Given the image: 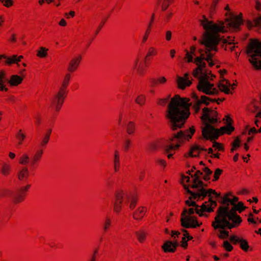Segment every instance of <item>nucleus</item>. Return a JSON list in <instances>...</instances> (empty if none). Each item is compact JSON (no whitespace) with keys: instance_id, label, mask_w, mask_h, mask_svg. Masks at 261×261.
<instances>
[{"instance_id":"nucleus-1","label":"nucleus","mask_w":261,"mask_h":261,"mask_svg":"<svg viewBox=\"0 0 261 261\" xmlns=\"http://www.w3.org/2000/svg\"><path fill=\"white\" fill-rule=\"evenodd\" d=\"M202 17L203 19L199 20V21L205 32L198 42L204 45V49H200V57H197L194 61L198 67L193 71V75L198 78L197 88L199 91L207 95H214L218 93V90L208 81L213 80V77L215 76L211 74L208 71L203 70L206 65L203 60L206 61L211 67L214 65L212 59L214 56L212 51H216L220 41L218 33H224L226 32V29L222 21H220L218 23H214L209 21L205 16L203 15Z\"/></svg>"},{"instance_id":"nucleus-2","label":"nucleus","mask_w":261,"mask_h":261,"mask_svg":"<svg viewBox=\"0 0 261 261\" xmlns=\"http://www.w3.org/2000/svg\"><path fill=\"white\" fill-rule=\"evenodd\" d=\"M189 107V100L186 98L176 95L171 98L165 117L169 127L173 132L169 139L162 143V147L166 152L178 149L180 143L189 140L194 134L193 127L181 129L190 115Z\"/></svg>"},{"instance_id":"nucleus-3","label":"nucleus","mask_w":261,"mask_h":261,"mask_svg":"<svg viewBox=\"0 0 261 261\" xmlns=\"http://www.w3.org/2000/svg\"><path fill=\"white\" fill-rule=\"evenodd\" d=\"M183 186L186 192L191 195L190 199L198 200L201 198L203 199L206 196L209 197L208 202H205L202 204L203 211L207 212H213L214 207L217 205L216 202L213 200L212 194L215 196L220 203L226 205L225 206L222 205L218 208L215 221L212 222V225L219 239H226L228 237V193H226L222 197L220 194L217 193L212 189L205 190L204 187H206V185L204 184L203 186L196 188L194 191H191L186 185L183 184Z\"/></svg>"},{"instance_id":"nucleus-4","label":"nucleus","mask_w":261,"mask_h":261,"mask_svg":"<svg viewBox=\"0 0 261 261\" xmlns=\"http://www.w3.org/2000/svg\"><path fill=\"white\" fill-rule=\"evenodd\" d=\"M201 120L204 126L202 128V133L204 139L213 141V147L219 150H221L222 146L220 144L215 141L218 137L224 133L228 134V115L225 116V125L218 129L213 124L217 123V112L211 110L207 108L202 109Z\"/></svg>"},{"instance_id":"nucleus-5","label":"nucleus","mask_w":261,"mask_h":261,"mask_svg":"<svg viewBox=\"0 0 261 261\" xmlns=\"http://www.w3.org/2000/svg\"><path fill=\"white\" fill-rule=\"evenodd\" d=\"M192 199L189 198V200H187L186 201V203L189 206H193L195 207L194 208H190L189 209V211L186 208H185L181 214V224L182 227L188 228L190 227H196L199 226L200 224L196 220H195L192 217L187 216H186V214L188 213L189 215H192L196 212L197 214H198L200 216H204L203 214V212H205V211H203L202 209V206H201V209H199V206L196 203L195 201H191Z\"/></svg>"},{"instance_id":"nucleus-6","label":"nucleus","mask_w":261,"mask_h":261,"mask_svg":"<svg viewBox=\"0 0 261 261\" xmlns=\"http://www.w3.org/2000/svg\"><path fill=\"white\" fill-rule=\"evenodd\" d=\"M246 53L249 61L256 70H261V41L257 39L250 40Z\"/></svg>"},{"instance_id":"nucleus-7","label":"nucleus","mask_w":261,"mask_h":261,"mask_svg":"<svg viewBox=\"0 0 261 261\" xmlns=\"http://www.w3.org/2000/svg\"><path fill=\"white\" fill-rule=\"evenodd\" d=\"M70 74H66L61 87L58 93L55 94L50 99L51 106L55 108L56 111H59L64 102L65 89L68 85L70 80Z\"/></svg>"},{"instance_id":"nucleus-8","label":"nucleus","mask_w":261,"mask_h":261,"mask_svg":"<svg viewBox=\"0 0 261 261\" xmlns=\"http://www.w3.org/2000/svg\"><path fill=\"white\" fill-rule=\"evenodd\" d=\"M23 80V77L18 75H12L10 80L6 76L4 71H0V90L6 91L8 89L5 87V83H8L12 86H16L20 84Z\"/></svg>"},{"instance_id":"nucleus-9","label":"nucleus","mask_w":261,"mask_h":261,"mask_svg":"<svg viewBox=\"0 0 261 261\" xmlns=\"http://www.w3.org/2000/svg\"><path fill=\"white\" fill-rule=\"evenodd\" d=\"M30 186L28 185L25 187L21 188L16 191H12L7 189L0 191V197L8 196L12 198L14 203H18L23 200V192L27 191Z\"/></svg>"},{"instance_id":"nucleus-10","label":"nucleus","mask_w":261,"mask_h":261,"mask_svg":"<svg viewBox=\"0 0 261 261\" xmlns=\"http://www.w3.org/2000/svg\"><path fill=\"white\" fill-rule=\"evenodd\" d=\"M242 13L238 15H235L229 10V33L237 32L241 30V26L243 24Z\"/></svg>"},{"instance_id":"nucleus-11","label":"nucleus","mask_w":261,"mask_h":261,"mask_svg":"<svg viewBox=\"0 0 261 261\" xmlns=\"http://www.w3.org/2000/svg\"><path fill=\"white\" fill-rule=\"evenodd\" d=\"M192 98L195 103V108L196 111L198 112L200 110V106L203 103L207 105L210 101H215V99H212L208 98L205 96H201V98H199V97L195 93H193Z\"/></svg>"},{"instance_id":"nucleus-12","label":"nucleus","mask_w":261,"mask_h":261,"mask_svg":"<svg viewBox=\"0 0 261 261\" xmlns=\"http://www.w3.org/2000/svg\"><path fill=\"white\" fill-rule=\"evenodd\" d=\"M219 72L221 79L219 81L218 88L220 91L224 92L226 94H228V81H226L223 77L224 74L227 73V70L225 69L223 70L220 69Z\"/></svg>"},{"instance_id":"nucleus-13","label":"nucleus","mask_w":261,"mask_h":261,"mask_svg":"<svg viewBox=\"0 0 261 261\" xmlns=\"http://www.w3.org/2000/svg\"><path fill=\"white\" fill-rule=\"evenodd\" d=\"M242 222L241 217L237 214H232L229 211V229L237 227Z\"/></svg>"},{"instance_id":"nucleus-14","label":"nucleus","mask_w":261,"mask_h":261,"mask_svg":"<svg viewBox=\"0 0 261 261\" xmlns=\"http://www.w3.org/2000/svg\"><path fill=\"white\" fill-rule=\"evenodd\" d=\"M203 175V173L200 170L196 171L194 175H191L192 177H194L193 179V184L191 188L195 189L199 187L203 186V182L200 179V176Z\"/></svg>"},{"instance_id":"nucleus-15","label":"nucleus","mask_w":261,"mask_h":261,"mask_svg":"<svg viewBox=\"0 0 261 261\" xmlns=\"http://www.w3.org/2000/svg\"><path fill=\"white\" fill-rule=\"evenodd\" d=\"M177 83L180 89H184L186 86H189L192 82L189 80V74L185 73L184 77L177 76Z\"/></svg>"},{"instance_id":"nucleus-16","label":"nucleus","mask_w":261,"mask_h":261,"mask_svg":"<svg viewBox=\"0 0 261 261\" xmlns=\"http://www.w3.org/2000/svg\"><path fill=\"white\" fill-rule=\"evenodd\" d=\"M178 246V243L177 241L173 242L171 241H167L162 246V248L165 252H174Z\"/></svg>"},{"instance_id":"nucleus-17","label":"nucleus","mask_w":261,"mask_h":261,"mask_svg":"<svg viewBox=\"0 0 261 261\" xmlns=\"http://www.w3.org/2000/svg\"><path fill=\"white\" fill-rule=\"evenodd\" d=\"M124 195L122 191L118 192L115 194L116 200L114 203V210L117 213H119L121 209V204L123 202Z\"/></svg>"},{"instance_id":"nucleus-18","label":"nucleus","mask_w":261,"mask_h":261,"mask_svg":"<svg viewBox=\"0 0 261 261\" xmlns=\"http://www.w3.org/2000/svg\"><path fill=\"white\" fill-rule=\"evenodd\" d=\"M229 205L231 206L229 211H230V213H232V214H237V212L239 213H241L246 208V207L244 206L243 202L242 201H239L236 204Z\"/></svg>"},{"instance_id":"nucleus-19","label":"nucleus","mask_w":261,"mask_h":261,"mask_svg":"<svg viewBox=\"0 0 261 261\" xmlns=\"http://www.w3.org/2000/svg\"><path fill=\"white\" fill-rule=\"evenodd\" d=\"M207 151V149L201 147L197 145L192 146L188 152V156L191 157H197L199 155V153L202 151Z\"/></svg>"},{"instance_id":"nucleus-20","label":"nucleus","mask_w":261,"mask_h":261,"mask_svg":"<svg viewBox=\"0 0 261 261\" xmlns=\"http://www.w3.org/2000/svg\"><path fill=\"white\" fill-rule=\"evenodd\" d=\"M81 59V56H79L75 58L72 59L69 63L68 70L71 72L74 71L78 67Z\"/></svg>"},{"instance_id":"nucleus-21","label":"nucleus","mask_w":261,"mask_h":261,"mask_svg":"<svg viewBox=\"0 0 261 261\" xmlns=\"http://www.w3.org/2000/svg\"><path fill=\"white\" fill-rule=\"evenodd\" d=\"M246 24L249 29H251L253 27L261 29V16L254 18L253 21L247 20Z\"/></svg>"},{"instance_id":"nucleus-22","label":"nucleus","mask_w":261,"mask_h":261,"mask_svg":"<svg viewBox=\"0 0 261 261\" xmlns=\"http://www.w3.org/2000/svg\"><path fill=\"white\" fill-rule=\"evenodd\" d=\"M43 152V150L40 149L38 150L34 154L32 159L31 160L30 166L31 167L33 168L36 163L41 159Z\"/></svg>"},{"instance_id":"nucleus-23","label":"nucleus","mask_w":261,"mask_h":261,"mask_svg":"<svg viewBox=\"0 0 261 261\" xmlns=\"http://www.w3.org/2000/svg\"><path fill=\"white\" fill-rule=\"evenodd\" d=\"M145 208L141 207L137 208L133 213V217L136 220H141L145 213Z\"/></svg>"},{"instance_id":"nucleus-24","label":"nucleus","mask_w":261,"mask_h":261,"mask_svg":"<svg viewBox=\"0 0 261 261\" xmlns=\"http://www.w3.org/2000/svg\"><path fill=\"white\" fill-rule=\"evenodd\" d=\"M22 58L23 56H22L17 57L16 55H13L7 59V60L5 61V64L10 65L13 63H18V62L20 61L21 59Z\"/></svg>"},{"instance_id":"nucleus-25","label":"nucleus","mask_w":261,"mask_h":261,"mask_svg":"<svg viewBox=\"0 0 261 261\" xmlns=\"http://www.w3.org/2000/svg\"><path fill=\"white\" fill-rule=\"evenodd\" d=\"M120 167V159L118 151L116 150L114 158V168L115 172H117Z\"/></svg>"},{"instance_id":"nucleus-26","label":"nucleus","mask_w":261,"mask_h":261,"mask_svg":"<svg viewBox=\"0 0 261 261\" xmlns=\"http://www.w3.org/2000/svg\"><path fill=\"white\" fill-rule=\"evenodd\" d=\"M29 175V170L27 167H23L18 173V177L19 180L26 179Z\"/></svg>"},{"instance_id":"nucleus-27","label":"nucleus","mask_w":261,"mask_h":261,"mask_svg":"<svg viewBox=\"0 0 261 261\" xmlns=\"http://www.w3.org/2000/svg\"><path fill=\"white\" fill-rule=\"evenodd\" d=\"M125 198L126 199V202L130 200V203L129 205V207L130 208V209H134L137 203V198L133 196H129L128 195H126L125 196Z\"/></svg>"},{"instance_id":"nucleus-28","label":"nucleus","mask_w":261,"mask_h":261,"mask_svg":"<svg viewBox=\"0 0 261 261\" xmlns=\"http://www.w3.org/2000/svg\"><path fill=\"white\" fill-rule=\"evenodd\" d=\"M182 231L184 232V237L182 238L181 240V246L185 248H186L188 246L187 241L186 239V238L188 239V240H190L192 239V237L189 236L188 231L185 229H182Z\"/></svg>"},{"instance_id":"nucleus-29","label":"nucleus","mask_w":261,"mask_h":261,"mask_svg":"<svg viewBox=\"0 0 261 261\" xmlns=\"http://www.w3.org/2000/svg\"><path fill=\"white\" fill-rule=\"evenodd\" d=\"M195 49L196 48L195 46H192L191 47V53L188 51L187 50H186V58H187L188 62H192L193 61V54H194Z\"/></svg>"},{"instance_id":"nucleus-30","label":"nucleus","mask_w":261,"mask_h":261,"mask_svg":"<svg viewBox=\"0 0 261 261\" xmlns=\"http://www.w3.org/2000/svg\"><path fill=\"white\" fill-rule=\"evenodd\" d=\"M30 161V158L28 154H23L19 159V163L23 165H27Z\"/></svg>"},{"instance_id":"nucleus-31","label":"nucleus","mask_w":261,"mask_h":261,"mask_svg":"<svg viewBox=\"0 0 261 261\" xmlns=\"http://www.w3.org/2000/svg\"><path fill=\"white\" fill-rule=\"evenodd\" d=\"M126 132L128 135H132L135 130V124L133 122H129L126 126Z\"/></svg>"},{"instance_id":"nucleus-32","label":"nucleus","mask_w":261,"mask_h":261,"mask_svg":"<svg viewBox=\"0 0 261 261\" xmlns=\"http://www.w3.org/2000/svg\"><path fill=\"white\" fill-rule=\"evenodd\" d=\"M51 133V129H49L45 133L44 137L42 139V141L41 142V145L44 146L48 143V142L49 140V138H50V135Z\"/></svg>"},{"instance_id":"nucleus-33","label":"nucleus","mask_w":261,"mask_h":261,"mask_svg":"<svg viewBox=\"0 0 261 261\" xmlns=\"http://www.w3.org/2000/svg\"><path fill=\"white\" fill-rule=\"evenodd\" d=\"M242 239V238H240L237 236H229V242L233 245H240Z\"/></svg>"},{"instance_id":"nucleus-34","label":"nucleus","mask_w":261,"mask_h":261,"mask_svg":"<svg viewBox=\"0 0 261 261\" xmlns=\"http://www.w3.org/2000/svg\"><path fill=\"white\" fill-rule=\"evenodd\" d=\"M132 145L131 140L127 138H125L123 142V148L124 151H127Z\"/></svg>"},{"instance_id":"nucleus-35","label":"nucleus","mask_w":261,"mask_h":261,"mask_svg":"<svg viewBox=\"0 0 261 261\" xmlns=\"http://www.w3.org/2000/svg\"><path fill=\"white\" fill-rule=\"evenodd\" d=\"M205 174L203 177V179L205 180H208L210 179V176L212 174V171L207 167H205L202 169Z\"/></svg>"},{"instance_id":"nucleus-36","label":"nucleus","mask_w":261,"mask_h":261,"mask_svg":"<svg viewBox=\"0 0 261 261\" xmlns=\"http://www.w3.org/2000/svg\"><path fill=\"white\" fill-rule=\"evenodd\" d=\"M154 14L153 13L152 14V16H151V17L150 21V22L148 24V29L146 30V33H145V36L143 37V42H145L147 40V39L148 35V34H149V32H150V28L151 27L152 22L153 21V20H154Z\"/></svg>"},{"instance_id":"nucleus-37","label":"nucleus","mask_w":261,"mask_h":261,"mask_svg":"<svg viewBox=\"0 0 261 261\" xmlns=\"http://www.w3.org/2000/svg\"><path fill=\"white\" fill-rule=\"evenodd\" d=\"M111 225V219L108 218L106 217L105 222L102 225V228L104 231V232H107L108 228Z\"/></svg>"},{"instance_id":"nucleus-38","label":"nucleus","mask_w":261,"mask_h":261,"mask_svg":"<svg viewBox=\"0 0 261 261\" xmlns=\"http://www.w3.org/2000/svg\"><path fill=\"white\" fill-rule=\"evenodd\" d=\"M239 245L240 248L245 251H247L249 247L247 241L243 239L242 240Z\"/></svg>"},{"instance_id":"nucleus-39","label":"nucleus","mask_w":261,"mask_h":261,"mask_svg":"<svg viewBox=\"0 0 261 261\" xmlns=\"http://www.w3.org/2000/svg\"><path fill=\"white\" fill-rule=\"evenodd\" d=\"M240 145V139L239 137H237L233 142L232 143V148L231 151L233 152L237 148L239 147Z\"/></svg>"},{"instance_id":"nucleus-40","label":"nucleus","mask_w":261,"mask_h":261,"mask_svg":"<svg viewBox=\"0 0 261 261\" xmlns=\"http://www.w3.org/2000/svg\"><path fill=\"white\" fill-rule=\"evenodd\" d=\"M10 166L8 165V164H4L2 166V169H1V172L5 175H7V174H9V172L10 170Z\"/></svg>"},{"instance_id":"nucleus-41","label":"nucleus","mask_w":261,"mask_h":261,"mask_svg":"<svg viewBox=\"0 0 261 261\" xmlns=\"http://www.w3.org/2000/svg\"><path fill=\"white\" fill-rule=\"evenodd\" d=\"M135 234L140 242H142L145 239L146 234L143 231H136Z\"/></svg>"},{"instance_id":"nucleus-42","label":"nucleus","mask_w":261,"mask_h":261,"mask_svg":"<svg viewBox=\"0 0 261 261\" xmlns=\"http://www.w3.org/2000/svg\"><path fill=\"white\" fill-rule=\"evenodd\" d=\"M145 96L144 95H139L136 99L135 101L140 105H143L145 102Z\"/></svg>"},{"instance_id":"nucleus-43","label":"nucleus","mask_w":261,"mask_h":261,"mask_svg":"<svg viewBox=\"0 0 261 261\" xmlns=\"http://www.w3.org/2000/svg\"><path fill=\"white\" fill-rule=\"evenodd\" d=\"M239 198L234 196L229 192V205L237 203L239 201Z\"/></svg>"},{"instance_id":"nucleus-44","label":"nucleus","mask_w":261,"mask_h":261,"mask_svg":"<svg viewBox=\"0 0 261 261\" xmlns=\"http://www.w3.org/2000/svg\"><path fill=\"white\" fill-rule=\"evenodd\" d=\"M47 50V49L44 47H40V50L38 51L37 56L41 58L45 57L47 55V53H46Z\"/></svg>"},{"instance_id":"nucleus-45","label":"nucleus","mask_w":261,"mask_h":261,"mask_svg":"<svg viewBox=\"0 0 261 261\" xmlns=\"http://www.w3.org/2000/svg\"><path fill=\"white\" fill-rule=\"evenodd\" d=\"M173 0H163L161 5L162 10L165 11L168 8L170 3L172 2Z\"/></svg>"},{"instance_id":"nucleus-46","label":"nucleus","mask_w":261,"mask_h":261,"mask_svg":"<svg viewBox=\"0 0 261 261\" xmlns=\"http://www.w3.org/2000/svg\"><path fill=\"white\" fill-rule=\"evenodd\" d=\"M233 84H230L229 83V95L232 94L233 93V90L236 88L237 86V82L236 81Z\"/></svg>"},{"instance_id":"nucleus-47","label":"nucleus","mask_w":261,"mask_h":261,"mask_svg":"<svg viewBox=\"0 0 261 261\" xmlns=\"http://www.w3.org/2000/svg\"><path fill=\"white\" fill-rule=\"evenodd\" d=\"M222 172V170L220 169H217L215 172L214 175V179L213 180L215 181L217 180L219 178V175L221 174Z\"/></svg>"},{"instance_id":"nucleus-48","label":"nucleus","mask_w":261,"mask_h":261,"mask_svg":"<svg viewBox=\"0 0 261 261\" xmlns=\"http://www.w3.org/2000/svg\"><path fill=\"white\" fill-rule=\"evenodd\" d=\"M21 130H19V133L16 135V137L19 140V145L21 144V142L25 138L24 135L21 134Z\"/></svg>"},{"instance_id":"nucleus-49","label":"nucleus","mask_w":261,"mask_h":261,"mask_svg":"<svg viewBox=\"0 0 261 261\" xmlns=\"http://www.w3.org/2000/svg\"><path fill=\"white\" fill-rule=\"evenodd\" d=\"M170 95H169L167 98H163V99H160L159 100V104L164 106L166 104V103L168 102L169 98H170Z\"/></svg>"},{"instance_id":"nucleus-50","label":"nucleus","mask_w":261,"mask_h":261,"mask_svg":"<svg viewBox=\"0 0 261 261\" xmlns=\"http://www.w3.org/2000/svg\"><path fill=\"white\" fill-rule=\"evenodd\" d=\"M232 41H233V39H232L231 37L229 36V50L230 49L231 51L233 50L236 47L235 43Z\"/></svg>"},{"instance_id":"nucleus-51","label":"nucleus","mask_w":261,"mask_h":261,"mask_svg":"<svg viewBox=\"0 0 261 261\" xmlns=\"http://www.w3.org/2000/svg\"><path fill=\"white\" fill-rule=\"evenodd\" d=\"M2 3H4V5L6 7H9L12 5V0H0Z\"/></svg>"},{"instance_id":"nucleus-52","label":"nucleus","mask_w":261,"mask_h":261,"mask_svg":"<svg viewBox=\"0 0 261 261\" xmlns=\"http://www.w3.org/2000/svg\"><path fill=\"white\" fill-rule=\"evenodd\" d=\"M172 37V32L170 31H166L165 33V38L167 41H170Z\"/></svg>"},{"instance_id":"nucleus-53","label":"nucleus","mask_w":261,"mask_h":261,"mask_svg":"<svg viewBox=\"0 0 261 261\" xmlns=\"http://www.w3.org/2000/svg\"><path fill=\"white\" fill-rule=\"evenodd\" d=\"M98 253V249L96 248L94 251L93 254L92 255L89 261H96V255Z\"/></svg>"},{"instance_id":"nucleus-54","label":"nucleus","mask_w":261,"mask_h":261,"mask_svg":"<svg viewBox=\"0 0 261 261\" xmlns=\"http://www.w3.org/2000/svg\"><path fill=\"white\" fill-rule=\"evenodd\" d=\"M232 120L229 116V134L234 130V127L232 125Z\"/></svg>"},{"instance_id":"nucleus-55","label":"nucleus","mask_w":261,"mask_h":261,"mask_svg":"<svg viewBox=\"0 0 261 261\" xmlns=\"http://www.w3.org/2000/svg\"><path fill=\"white\" fill-rule=\"evenodd\" d=\"M155 54V49L152 47H150L149 49V51H148L147 54V57L149 56H152Z\"/></svg>"},{"instance_id":"nucleus-56","label":"nucleus","mask_w":261,"mask_h":261,"mask_svg":"<svg viewBox=\"0 0 261 261\" xmlns=\"http://www.w3.org/2000/svg\"><path fill=\"white\" fill-rule=\"evenodd\" d=\"M249 218H248V221L249 222H250V223H253V224H256V222L254 221V220L251 218L252 216H253V215L252 213H250L249 215Z\"/></svg>"},{"instance_id":"nucleus-57","label":"nucleus","mask_w":261,"mask_h":261,"mask_svg":"<svg viewBox=\"0 0 261 261\" xmlns=\"http://www.w3.org/2000/svg\"><path fill=\"white\" fill-rule=\"evenodd\" d=\"M255 9L257 11L261 10V4L258 1H256Z\"/></svg>"},{"instance_id":"nucleus-58","label":"nucleus","mask_w":261,"mask_h":261,"mask_svg":"<svg viewBox=\"0 0 261 261\" xmlns=\"http://www.w3.org/2000/svg\"><path fill=\"white\" fill-rule=\"evenodd\" d=\"M172 13L171 12H167L165 15V19L166 21H168V20L169 19L170 17L172 16Z\"/></svg>"},{"instance_id":"nucleus-59","label":"nucleus","mask_w":261,"mask_h":261,"mask_svg":"<svg viewBox=\"0 0 261 261\" xmlns=\"http://www.w3.org/2000/svg\"><path fill=\"white\" fill-rule=\"evenodd\" d=\"M207 153L208 154H211V156H214L215 158H217V155L215 153H213V150L212 148H210L208 149V151H207Z\"/></svg>"},{"instance_id":"nucleus-60","label":"nucleus","mask_w":261,"mask_h":261,"mask_svg":"<svg viewBox=\"0 0 261 261\" xmlns=\"http://www.w3.org/2000/svg\"><path fill=\"white\" fill-rule=\"evenodd\" d=\"M223 247L225 249V250L227 251H228V241L225 240L224 241L223 243Z\"/></svg>"},{"instance_id":"nucleus-61","label":"nucleus","mask_w":261,"mask_h":261,"mask_svg":"<svg viewBox=\"0 0 261 261\" xmlns=\"http://www.w3.org/2000/svg\"><path fill=\"white\" fill-rule=\"evenodd\" d=\"M252 133H257V129L255 127H252L249 130L248 135H250Z\"/></svg>"},{"instance_id":"nucleus-62","label":"nucleus","mask_w":261,"mask_h":261,"mask_svg":"<svg viewBox=\"0 0 261 261\" xmlns=\"http://www.w3.org/2000/svg\"><path fill=\"white\" fill-rule=\"evenodd\" d=\"M248 193V191L247 189H244L241 191L239 192L238 193V194L240 195H245Z\"/></svg>"},{"instance_id":"nucleus-63","label":"nucleus","mask_w":261,"mask_h":261,"mask_svg":"<svg viewBox=\"0 0 261 261\" xmlns=\"http://www.w3.org/2000/svg\"><path fill=\"white\" fill-rule=\"evenodd\" d=\"M105 20H103L102 23L99 25L97 30H96V32H95V35H97L98 34L99 30L101 29V28L102 27V25H103V24L105 23Z\"/></svg>"},{"instance_id":"nucleus-64","label":"nucleus","mask_w":261,"mask_h":261,"mask_svg":"<svg viewBox=\"0 0 261 261\" xmlns=\"http://www.w3.org/2000/svg\"><path fill=\"white\" fill-rule=\"evenodd\" d=\"M158 81L161 84H163L166 82V79L165 77L163 76V77L159 78L158 80Z\"/></svg>"}]
</instances>
